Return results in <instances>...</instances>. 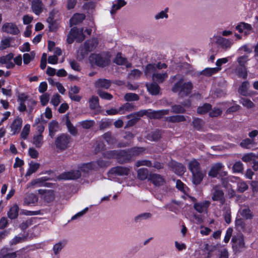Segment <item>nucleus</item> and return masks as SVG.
Instances as JSON below:
<instances>
[{
  "instance_id": "20e7f679",
  "label": "nucleus",
  "mask_w": 258,
  "mask_h": 258,
  "mask_svg": "<svg viewBox=\"0 0 258 258\" xmlns=\"http://www.w3.org/2000/svg\"><path fill=\"white\" fill-rule=\"evenodd\" d=\"M110 164V162L108 161L104 160L101 158L95 161H91L89 163H84L81 166H79L78 168L83 171L85 172V168L88 170H97L99 168H106Z\"/></svg>"
},
{
  "instance_id": "5fc2aeb1",
  "label": "nucleus",
  "mask_w": 258,
  "mask_h": 258,
  "mask_svg": "<svg viewBox=\"0 0 258 258\" xmlns=\"http://www.w3.org/2000/svg\"><path fill=\"white\" fill-rule=\"evenodd\" d=\"M185 111L184 108L180 105L175 104L171 106V112L174 113H184Z\"/></svg>"
},
{
  "instance_id": "052dcab7",
  "label": "nucleus",
  "mask_w": 258,
  "mask_h": 258,
  "mask_svg": "<svg viewBox=\"0 0 258 258\" xmlns=\"http://www.w3.org/2000/svg\"><path fill=\"white\" fill-rule=\"evenodd\" d=\"M240 102L247 108H251L254 106V103L250 99L247 98H242Z\"/></svg>"
},
{
  "instance_id": "72a5a7b5",
  "label": "nucleus",
  "mask_w": 258,
  "mask_h": 258,
  "mask_svg": "<svg viewBox=\"0 0 258 258\" xmlns=\"http://www.w3.org/2000/svg\"><path fill=\"white\" fill-rule=\"evenodd\" d=\"M169 112V110L168 109L154 110L152 114L153 119H160L162 118L164 115L168 114Z\"/></svg>"
},
{
  "instance_id": "7c9ffc66",
  "label": "nucleus",
  "mask_w": 258,
  "mask_h": 258,
  "mask_svg": "<svg viewBox=\"0 0 258 258\" xmlns=\"http://www.w3.org/2000/svg\"><path fill=\"white\" fill-rule=\"evenodd\" d=\"M29 167L28 169L27 170L25 176H29L33 173H35L38 169L39 168L40 164L38 163H34L31 161L29 164Z\"/></svg>"
},
{
  "instance_id": "8fccbe9b",
  "label": "nucleus",
  "mask_w": 258,
  "mask_h": 258,
  "mask_svg": "<svg viewBox=\"0 0 258 258\" xmlns=\"http://www.w3.org/2000/svg\"><path fill=\"white\" fill-rule=\"evenodd\" d=\"M125 100L127 101H138L139 100V96L138 94L133 93H127L124 96Z\"/></svg>"
},
{
  "instance_id": "f3484780",
  "label": "nucleus",
  "mask_w": 258,
  "mask_h": 258,
  "mask_svg": "<svg viewBox=\"0 0 258 258\" xmlns=\"http://www.w3.org/2000/svg\"><path fill=\"white\" fill-rule=\"evenodd\" d=\"M149 180L155 186H159L165 183L164 178L160 174L152 173L150 174L149 177Z\"/></svg>"
},
{
  "instance_id": "2eb2a0df",
  "label": "nucleus",
  "mask_w": 258,
  "mask_h": 258,
  "mask_svg": "<svg viewBox=\"0 0 258 258\" xmlns=\"http://www.w3.org/2000/svg\"><path fill=\"white\" fill-rule=\"evenodd\" d=\"M212 199L213 201L219 202L221 205H223L225 203V198L224 194L222 189H215L213 192Z\"/></svg>"
},
{
  "instance_id": "603ef678",
  "label": "nucleus",
  "mask_w": 258,
  "mask_h": 258,
  "mask_svg": "<svg viewBox=\"0 0 258 258\" xmlns=\"http://www.w3.org/2000/svg\"><path fill=\"white\" fill-rule=\"evenodd\" d=\"M11 40L12 38L10 37H8L2 40L0 45V50H3L10 47L11 46Z\"/></svg>"
},
{
  "instance_id": "c03bdc74",
  "label": "nucleus",
  "mask_w": 258,
  "mask_h": 258,
  "mask_svg": "<svg viewBox=\"0 0 258 258\" xmlns=\"http://www.w3.org/2000/svg\"><path fill=\"white\" fill-rule=\"evenodd\" d=\"M156 64L155 63H149L148 64L144 70L145 75L148 77L150 76L152 73H154L156 71Z\"/></svg>"
},
{
  "instance_id": "bb28decb",
  "label": "nucleus",
  "mask_w": 258,
  "mask_h": 258,
  "mask_svg": "<svg viewBox=\"0 0 258 258\" xmlns=\"http://www.w3.org/2000/svg\"><path fill=\"white\" fill-rule=\"evenodd\" d=\"M221 70V68H207L205 69L201 74L206 77H211L217 74Z\"/></svg>"
},
{
  "instance_id": "4d7b16f0",
  "label": "nucleus",
  "mask_w": 258,
  "mask_h": 258,
  "mask_svg": "<svg viewBox=\"0 0 258 258\" xmlns=\"http://www.w3.org/2000/svg\"><path fill=\"white\" fill-rule=\"evenodd\" d=\"M13 57H14V54L12 52H10L6 55L1 56L0 57L1 64L3 65V64H4L8 62V61H10L13 58Z\"/></svg>"
},
{
  "instance_id": "49530a36",
  "label": "nucleus",
  "mask_w": 258,
  "mask_h": 258,
  "mask_svg": "<svg viewBox=\"0 0 258 258\" xmlns=\"http://www.w3.org/2000/svg\"><path fill=\"white\" fill-rule=\"evenodd\" d=\"M103 138L109 145H112L115 143V139L112 136L111 133L110 132L104 133L103 135Z\"/></svg>"
},
{
  "instance_id": "aec40b11",
  "label": "nucleus",
  "mask_w": 258,
  "mask_h": 258,
  "mask_svg": "<svg viewBox=\"0 0 258 258\" xmlns=\"http://www.w3.org/2000/svg\"><path fill=\"white\" fill-rule=\"evenodd\" d=\"M210 204V202L206 200L202 202L195 203L194 205V208L198 213H202L208 208Z\"/></svg>"
},
{
  "instance_id": "7ed1b4c3",
  "label": "nucleus",
  "mask_w": 258,
  "mask_h": 258,
  "mask_svg": "<svg viewBox=\"0 0 258 258\" xmlns=\"http://www.w3.org/2000/svg\"><path fill=\"white\" fill-rule=\"evenodd\" d=\"M184 79L181 78L172 87L171 90L174 93L178 92L179 95L183 97L190 94L193 88L191 82H183Z\"/></svg>"
},
{
  "instance_id": "1a4fd4ad",
  "label": "nucleus",
  "mask_w": 258,
  "mask_h": 258,
  "mask_svg": "<svg viewBox=\"0 0 258 258\" xmlns=\"http://www.w3.org/2000/svg\"><path fill=\"white\" fill-rule=\"evenodd\" d=\"M224 166L222 163L218 162L215 163L211 167L208 172V175L211 178H216L217 175L221 173L222 176H226L227 172L223 171Z\"/></svg>"
},
{
  "instance_id": "0e129e2a",
  "label": "nucleus",
  "mask_w": 258,
  "mask_h": 258,
  "mask_svg": "<svg viewBox=\"0 0 258 258\" xmlns=\"http://www.w3.org/2000/svg\"><path fill=\"white\" fill-rule=\"evenodd\" d=\"M30 125L29 124H26L24 126L23 130L21 133V138L25 139L27 138L30 132Z\"/></svg>"
},
{
  "instance_id": "58836bf2",
  "label": "nucleus",
  "mask_w": 258,
  "mask_h": 258,
  "mask_svg": "<svg viewBox=\"0 0 258 258\" xmlns=\"http://www.w3.org/2000/svg\"><path fill=\"white\" fill-rule=\"evenodd\" d=\"M254 144L255 143L253 140H251L250 139L246 138L241 141V142L240 143V146L242 148L250 149Z\"/></svg>"
},
{
  "instance_id": "6ab92c4d",
  "label": "nucleus",
  "mask_w": 258,
  "mask_h": 258,
  "mask_svg": "<svg viewBox=\"0 0 258 258\" xmlns=\"http://www.w3.org/2000/svg\"><path fill=\"white\" fill-rule=\"evenodd\" d=\"M48 23L49 31L50 32H55L58 29V26L56 20L54 19V14L52 12L49 13V17L46 20Z\"/></svg>"
},
{
  "instance_id": "2f4dec72",
  "label": "nucleus",
  "mask_w": 258,
  "mask_h": 258,
  "mask_svg": "<svg viewBox=\"0 0 258 258\" xmlns=\"http://www.w3.org/2000/svg\"><path fill=\"white\" fill-rule=\"evenodd\" d=\"M152 77L159 83H161L168 78V74L166 72L163 73H154Z\"/></svg>"
},
{
  "instance_id": "6e6552de",
  "label": "nucleus",
  "mask_w": 258,
  "mask_h": 258,
  "mask_svg": "<svg viewBox=\"0 0 258 258\" xmlns=\"http://www.w3.org/2000/svg\"><path fill=\"white\" fill-rule=\"evenodd\" d=\"M232 246L235 252H239L244 247V240L242 234L233 235L231 239Z\"/></svg>"
},
{
  "instance_id": "a18cd8bd",
  "label": "nucleus",
  "mask_w": 258,
  "mask_h": 258,
  "mask_svg": "<svg viewBox=\"0 0 258 258\" xmlns=\"http://www.w3.org/2000/svg\"><path fill=\"white\" fill-rule=\"evenodd\" d=\"M248 86L249 82L248 81L243 82L238 89L239 93L241 95L246 96L247 93Z\"/></svg>"
},
{
  "instance_id": "338daca9",
  "label": "nucleus",
  "mask_w": 258,
  "mask_h": 258,
  "mask_svg": "<svg viewBox=\"0 0 258 258\" xmlns=\"http://www.w3.org/2000/svg\"><path fill=\"white\" fill-rule=\"evenodd\" d=\"M248 188V185L244 182H238L237 183V191L240 193H242L246 190Z\"/></svg>"
},
{
  "instance_id": "cd10ccee",
  "label": "nucleus",
  "mask_w": 258,
  "mask_h": 258,
  "mask_svg": "<svg viewBox=\"0 0 258 258\" xmlns=\"http://www.w3.org/2000/svg\"><path fill=\"white\" fill-rule=\"evenodd\" d=\"M192 124L195 130L198 131H202L203 126L205 125V122L201 118H195L193 119Z\"/></svg>"
},
{
  "instance_id": "4c0bfd02",
  "label": "nucleus",
  "mask_w": 258,
  "mask_h": 258,
  "mask_svg": "<svg viewBox=\"0 0 258 258\" xmlns=\"http://www.w3.org/2000/svg\"><path fill=\"white\" fill-rule=\"evenodd\" d=\"M121 52H117L115 57L113 60V62L117 65L122 66L125 64L127 62V59L122 57Z\"/></svg>"
},
{
  "instance_id": "dca6fc26",
  "label": "nucleus",
  "mask_w": 258,
  "mask_h": 258,
  "mask_svg": "<svg viewBox=\"0 0 258 258\" xmlns=\"http://www.w3.org/2000/svg\"><path fill=\"white\" fill-rule=\"evenodd\" d=\"M31 2V9L36 15H39L43 11V3L41 0H28Z\"/></svg>"
},
{
  "instance_id": "412c9836",
  "label": "nucleus",
  "mask_w": 258,
  "mask_h": 258,
  "mask_svg": "<svg viewBox=\"0 0 258 258\" xmlns=\"http://www.w3.org/2000/svg\"><path fill=\"white\" fill-rule=\"evenodd\" d=\"M85 16L83 14L76 13L70 20L71 26L78 25L83 22L85 19Z\"/></svg>"
},
{
  "instance_id": "c9c22d12",
  "label": "nucleus",
  "mask_w": 258,
  "mask_h": 258,
  "mask_svg": "<svg viewBox=\"0 0 258 258\" xmlns=\"http://www.w3.org/2000/svg\"><path fill=\"white\" fill-rule=\"evenodd\" d=\"M117 150H108L102 153V157L107 159H116Z\"/></svg>"
},
{
  "instance_id": "f8f14e48",
  "label": "nucleus",
  "mask_w": 258,
  "mask_h": 258,
  "mask_svg": "<svg viewBox=\"0 0 258 258\" xmlns=\"http://www.w3.org/2000/svg\"><path fill=\"white\" fill-rule=\"evenodd\" d=\"M2 30L3 32L14 35H18L20 30L17 26L14 23H5L3 24Z\"/></svg>"
},
{
  "instance_id": "c756f323",
  "label": "nucleus",
  "mask_w": 258,
  "mask_h": 258,
  "mask_svg": "<svg viewBox=\"0 0 258 258\" xmlns=\"http://www.w3.org/2000/svg\"><path fill=\"white\" fill-rule=\"evenodd\" d=\"M147 89L149 93L152 95H158L160 92V88L156 83H152L147 86Z\"/></svg>"
},
{
  "instance_id": "37998d69",
  "label": "nucleus",
  "mask_w": 258,
  "mask_h": 258,
  "mask_svg": "<svg viewBox=\"0 0 258 258\" xmlns=\"http://www.w3.org/2000/svg\"><path fill=\"white\" fill-rule=\"evenodd\" d=\"M43 136L42 135H37L34 136L33 138V144L37 148H40L43 144Z\"/></svg>"
},
{
  "instance_id": "e2e57ef3",
  "label": "nucleus",
  "mask_w": 258,
  "mask_h": 258,
  "mask_svg": "<svg viewBox=\"0 0 258 258\" xmlns=\"http://www.w3.org/2000/svg\"><path fill=\"white\" fill-rule=\"evenodd\" d=\"M248 56L247 55H242L239 56L237 58V62L239 65V67H245V64L248 61Z\"/></svg>"
},
{
  "instance_id": "ea45409f",
  "label": "nucleus",
  "mask_w": 258,
  "mask_h": 258,
  "mask_svg": "<svg viewBox=\"0 0 258 258\" xmlns=\"http://www.w3.org/2000/svg\"><path fill=\"white\" fill-rule=\"evenodd\" d=\"M148 174L149 171L145 168H140L137 171L138 178L141 180H144L147 179Z\"/></svg>"
},
{
  "instance_id": "e433bc0d",
  "label": "nucleus",
  "mask_w": 258,
  "mask_h": 258,
  "mask_svg": "<svg viewBox=\"0 0 258 258\" xmlns=\"http://www.w3.org/2000/svg\"><path fill=\"white\" fill-rule=\"evenodd\" d=\"M211 104L205 103L202 106H199L197 108V112L199 114H204L212 109Z\"/></svg>"
},
{
  "instance_id": "f704fd0d",
  "label": "nucleus",
  "mask_w": 258,
  "mask_h": 258,
  "mask_svg": "<svg viewBox=\"0 0 258 258\" xmlns=\"http://www.w3.org/2000/svg\"><path fill=\"white\" fill-rule=\"evenodd\" d=\"M126 3L124 0H117L116 3L113 4L110 10V13L112 15L116 11L126 5Z\"/></svg>"
},
{
  "instance_id": "3c124183",
  "label": "nucleus",
  "mask_w": 258,
  "mask_h": 258,
  "mask_svg": "<svg viewBox=\"0 0 258 258\" xmlns=\"http://www.w3.org/2000/svg\"><path fill=\"white\" fill-rule=\"evenodd\" d=\"M34 55L35 52L33 51H31L30 54L27 53H24L23 56L24 63L25 64H29L30 61L34 59Z\"/></svg>"
},
{
  "instance_id": "f257e3e1",
  "label": "nucleus",
  "mask_w": 258,
  "mask_h": 258,
  "mask_svg": "<svg viewBox=\"0 0 258 258\" xmlns=\"http://www.w3.org/2000/svg\"><path fill=\"white\" fill-rule=\"evenodd\" d=\"M145 150V148L134 147L127 149L117 150L116 161L119 164L131 163L134 158L139 156Z\"/></svg>"
},
{
  "instance_id": "f03ea898",
  "label": "nucleus",
  "mask_w": 258,
  "mask_h": 258,
  "mask_svg": "<svg viewBox=\"0 0 258 258\" xmlns=\"http://www.w3.org/2000/svg\"><path fill=\"white\" fill-rule=\"evenodd\" d=\"M188 168L191 173L193 184L196 186L200 185L206 176V172L202 169L200 163L195 159L189 162Z\"/></svg>"
},
{
  "instance_id": "9b49d317",
  "label": "nucleus",
  "mask_w": 258,
  "mask_h": 258,
  "mask_svg": "<svg viewBox=\"0 0 258 258\" xmlns=\"http://www.w3.org/2000/svg\"><path fill=\"white\" fill-rule=\"evenodd\" d=\"M130 169L128 167L116 166L110 169L108 174L118 176H127L130 174Z\"/></svg>"
},
{
  "instance_id": "774afa93",
  "label": "nucleus",
  "mask_w": 258,
  "mask_h": 258,
  "mask_svg": "<svg viewBox=\"0 0 258 258\" xmlns=\"http://www.w3.org/2000/svg\"><path fill=\"white\" fill-rule=\"evenodd\" d=\"M94 121L93 120H84L82 121L81 123V125L82 127L85 129H89L92 127L94 125Z\"/></svg>"
},
{
  "instance_id": "4be33fe9",
  "label": "nucleus",
  "mask_w": 258,
  "mask_h": 258,
  "mask_svg": "<svg viewBox=\"0 0 258 258\" xmlns=\"http://www.w3.org/2000/svg\"><path fill=\"white\" fill-rule=\"evenodd\" d=\"M19 206L17 204L14 205L8 212V217L11 220L17 218L19 215Z\"/></svg>"
},
{
  "instance_id": "5701e85b",
  "label": "nucleus",
  "mask_w": 258,
  "mask_h": 258,
  "mask_svg": "<svg viewBox=\"0 0 258 258\" xmlns=\"http://www.w3.org/2000/svg\"><path fill=\"white\" fill-rule=\"evenodd\" d=\"M1 256L0 258H16L17 254L15 252H13L10 249L4 247L1 250Z\"/></svg>"
},
{
  "instance_id": "13d9d810",
  "label": "nucleus",
  "mask_w": 258,
  "mask_h": 258,
  "mask_svg": "<svg viewBox=\"0 0 258 258\" xmlns=\"http://www.w3.org/2000/svg\"><path fill=\"white\" fill-rule=\"evenodd\" d=\"M136 166L138 167L145 166L148 167H152V163L151 161L148 160H138L136 163Z\"/></svg>"
},
{
  "instance_id": "0eeeda50",
  "label": "nucleus",
  "mask_w": 258,
  "mask_h": 258,
  "mask_svg": "<svg viewBox=\"0 0 258 258\" xmlns=\"http://www.w3.org/2000/svg\"><path fill=\"white\" fill-rule=\"evenodd\" d=\"M98 42L94 40H87L84 43V47H80L79 50V53L81 58L83 59L88 53L92 51L96 47Z\"/></svg>"
},
{
  "instance_id": "423d86ee",
  "label": "nucleus",
  "mask_w": 258,
  "mask_h": 258,
  "mask_svg": "<svg viewBox=\"0 0 258 258\" xmlns=\"http://www.w3.org/2000/svg\"><path fill=\"white\" fill-rule=\"evenodd\" d=\"M90 63L92 66H96L100 68L108 66L110 62L108 57H104L100 53H92L89 57Z\"/></svg>"
},
{
  "instance_id": "680f3d73",
  "label": "nucleus",
  "mask_w": 258,
  "mask_h": 258,
  "mask_svg": "<svg viewBox=\"0 0 258 258\" xmlns=\"http://www.w3.org/2000/svg\"><path fill=\"white\" fill-rule=\"evenodd\" d=\"M243 169V164L240 161L236 162L233 166V170L235 172H241Z\"/></svg>"
},
{
  "instance_id": "473e14b6",
  "label": "nucleus",
  "mask_w": 258,
  "mask_h": 258,
  "mask_svg": "<svg viewBox=\"0 0 258 258\" xmlns=\"http://www.w3.org/2000/svg\"><path fill=\"white\" fill-rule=\"evenodd\" d=\"M66 125L68 128L69 132L72 135L76 136L77 135L78 131L71 122L69 116H67L66 120Z\"/></svg>"
},
{
  "instance_id": "9d476101",
  "label": "nucleus",
  "mask_w": 258,
  "mask_h": 258,
  "mask_svg": "<svg viewBox=\"0 0 258 258\" xmlns=\"http://www.w3.org/2000/svg\"><path fill=\"white\" fill-rule=\"evenodd\" d=\"M81 177V172L80 170H72L64 172L59 175V178L63 180H76Z\"/></svg>"
},
{
  "instance_id": "b1692460",
  "label": "nucleus",
  "mask_w": 258,
  "mask_h": 258,
  "mask_svg": "<svg viewBox=\"0 0 258 258\" xmlns=\"http://www.w3.org/2000/svg\"><path fill=\"white\" fill-rule=\"evenodd\" d=\"M165 120L169 122L176 123L184 121L186 120V119L185 116L183 115H176L166 117Z\"/></svg>"
},
{
  "instance_id": "79ce46f5",
  "label": "nucleus",
  "mask_w": 258,
  "mask_h": 258,
  "mask_svg": "<svg viewBox=\"0 0 258 258\" xmlns=\"http://www.w3.org/2000/svg\"><path fill=\"white\" fill-rule=\"evenodd\" d=\"M204 250L207 253V258H210L213 256V252L216 250V246L207 243L204 245Z\"/></svg>"
},
{
  "instance_id": "09e8293b",
  "label": "nucleus",
  "mask_w": 258,
  "mask_h": 258,
  "mask_svg": "<svg viewBox=\"0 0 258 258\" xmlns=\"http://www.w3.org/2000/svg\"><path fill=\"white\" fill-rule=\"evenodd\" d=\"M38 200V197L35 195L31 194L25 198L24 202L27 205L34 204L37 203Z\"/></svg>"
},
{
  "instance_id": "ddd939ff",
  "label": "nucleus",
  "mask_w": 258,
  "mask_h": 258,
  "mask_svg": "<svg viewBox=\"0 0 258 258\" xmlns=\"http://www.w3.org/2000/svg\"><path fill=\"white\" fill-rule=\"evenodd\" d=\"M38 193L43 196V200L47 203L52 202L55 198L54 191L53 190H46L44 189H39Z\"/></svg>"
},
{
  "instance_id": "39448f33",
  "label": "nucleus",
  "mask_w": 258,
  "mask_h": 258,
  "mask_svg": "<svg viewBox=\"0 0 258 258\" xmlns=\"http://www.w3.org/2000/svg\"><path fill=\"white\" fill-rule=\"evenodd\" d=\"M72 140L71 137L67 134H60L55 140L56 148L60 151L66 150L70 147Z\"/></svg>"
},
{
  "instance_id": "4468645a",
  "label": "nucleus",
  "mask_w": 258,
  "mask_h": 258,
  "mask_svg": "<svg viewBox=\"0 0 258 258\" xmlns=\"http://www.w3.org/2000/svg\"><path fill=\"white\" fill-rule=\"evenodd\" d=\"M22 119L19 116H17L12 122L11 125V131L12 132V135H14L18 134L22 127Z\"/></svg>"
},
{
  "instance_id": "864d4df0",
  "label": "nucleus",
  "mask_w": 258,
  "mask_h": 258,
  "mask_svg": "<svg viewBox=\"0 0 258 258\" xmlns=\"http://www.w3.org/2000/svg\"><path fill=\"white\" fill-rule=\"evenodd\" d=\"M66 241L59 242L53 245V250L55 254H57L66 244Z\"/></svg>"
},
{
  "instance_id": "bf43d9fd",
  "label": "nucleus",
  "mask_w": 258,
  "mask_h": 258,
  "mask_svg": "<svg viewBox=\"0 0 258 258\" xmlns=\"http://www.w3.org/2000/svg\"><path fill=\"white\" fill-rule=\"evenodd\" d=\"M222 113V110L221 108L214 107L209 112V116L211 117H216L220 116Z\"/></svg>"
},
{
  "instance_id": "6e6d98bb",
  "label": "nucleus",
  "mask_w": 258,
  "mask_h": 258,
  "mask_svg": "<svg viewBox=\"0 0 258 258\" xmlns=\"http://www.w3.org/2000/svg\"><path fill=\"white\" fill-rule=\"evenodd\" d=\"M134 107V105L132 103L127 102L124 103L119 107L121 114H124L126 111H131Z\"/></svg>"
},
{
  "instance_id": "c85d7f7f",
  "label": "nucleus",
  "mask_w": 258,
  "mask_h": 258,
  "mask_svg": "<svg viewBox=\"0 0 258 258\" xmlns=\"http://www.w3.org/2000/svg\"><path fill=\"white\" fill-rule=\"evenodd\" d=\"M235 29L240 33H242L243 32V30H246L248 31L249 33V31H251L252 29L250 24L245 22L239 23V24L236 26Z\"/></svg>"
},
{
  "instance_id": "a19ab883",
  "label": "nucleus",
  "mask_w": 258,
  "mask_h": 258,
  "mask_svg": "<svg viewBox=\"0 0 258 258\" xmlns=\"http://www.w3.org/2000/svg\"><path fill=\"white\" fill-rule=\"evenodd\" d=\"M236 72L239 78L245 79L247 77V69L246 67H238L236 69Z\"/></svg>"
},
{
  "instance_id": "a878e982",
  "label": "nucleus",
  "mask_w": 258,
  "mask_h": 258,
  "mask_svg": "<svg viewBox=\"0 0 258 258\" xmlns=\"http://www.w3.org/2000/svg\"><path fill=\"white\" fill-rule=\"evenodd\" d=\"M89 107L91 110H95L100 108L99 100L97 96H92L89 100Z\"/></svg>"
},
{
  "instance_id": "de8ad7c7",
  "label": "nucleus",
  "mask_w": 258,
  "mask_h": 258,
  "mask_svg": "<svg viewBox=\"0 0 258 258\" xmlns=\"http://www.w3.org/2000/svg\"><path fill=\"white\" fill-rule=\"evenodd\" d=\"M97 93L101 98L104 100H110L113 98V96L110 93L105 92L101 89H97Z\"/></svg>"
},
{
  "instance_id": "a211bd4d",
  "label": "nucleus",
  "mask_w": 258,
  "mask_h": 258,
  "mask_svg": "<svg viewBox=\"0 0 258 258\" xmlns=\"http://www.w3.org/2000/svg\"><path fill=\"white\" fill-rule=\"evenodd\" d=\"M111 85V81L106 79H99L95 83V86L98 89H108Z\"/></svg>"
},
{
  "instance_id": "393cba45",
  "label": "nucleus",
  "mask_w": 258,
  "mask_h": 258,
  "mask_svg": "<svg viewBox=\"0 0 258 258\" xmlns=\"http://www.w3.org/2000/svg\"><path fill=\"white\" fill-rule=\"evenodd\" d=\"M172 168L174 172L177 175H182L185 171L184 166L182 164L177 162L173 164Z\"/></svg>"
},
{
  "instance_id": "69168bd1",
  "label": "nucleus",
  "mask_w": 258,
  "mask_h": 258,
  "mask_svg": "<svg viewBox=\"0 0 258 258\" xmlns=\"http://www.w3.org/2000/svg\"><path fill=\"white\" fill-rule=\"evenodd\" d=\"M241 215L246 219H251L252 218L253 215H252L250 210L249 208L244 209L242 210L241 213Z\"/></svg>"
}]
</instances>
